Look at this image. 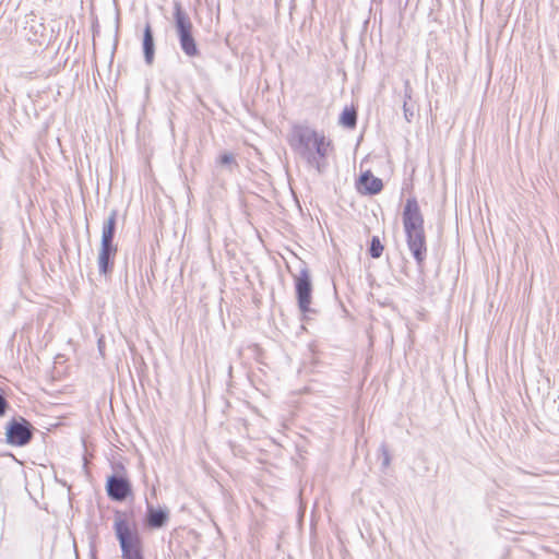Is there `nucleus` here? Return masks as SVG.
<instances>
[{"label": "nucleus", "instance_id": "f257e3e1", "mask_svg": "<svg viewBox=\"0 0 559 559\" xmlns=\"http://www.w3.org/2000/svg\"><path fill=\"white\" fill-rule=\"evenodd\" d=\"M402 218L408 248L416 262L421 265L426 259L427 245L424 229V217L415 198L406 200Z\"/></svg>", "mask_w": 559, "mask_h": 559}, {"label": "nucleus", "instance_id": "f03ea898", "mask_svg": "<svg viewBox=\"0 0 559 559\" xmlns=\"http://www.w3.org/2000/svg\"><path fill=\"white\" fill-rule=\"evenodd\" d=\"M114 527L121 548V559H140V533L133 514L117 511Z\"/></svg>", "mask_w": 559, "mask_h": 559}, {"label": "nucleus", "instance_id": "7ed1b4c3", "mask_svg": "<svg viewBox=\"0 0 559 559\" xmlns=\"http://www.w3.org/2000/svg\"><path fill=\"white\" fill-rule=\"evenodd\" d=\"M117 211H111L109 217L104 222L102 230L100 250L98 254V269L102 274L111 272L117 247L114 245L116 233Z\"/></svg>", "mask_w": 559, "mask_h": 559}, {"label": "nucleus", "instance_id": "20e7f679", "mask_svg": "<svg viewBox=\"0 0 559 559\" xmlns=\"http://www.w3.org/2000/svg\"><path fill=\"white\" fill-rule=\"evenodd\" d=\"M174 16L181 49L189 57L198 56L199 49L192 35L193 25L189 16L180 5H176Z\"/></svg>", "mask_w": 559, "mask_h": 559}, {"label": "nucleus", "instance_id": "39448f33", "mask_svg": "<svg viewBox=\"0 0 559 559\" xmlns=\"http://www.w3.org/2000/svg\"><path fill=\"white\" fill-rule=\"evenodd\" d=\"M34 426L24 417L16 416L5 426L7 443L13 447H25L34 437Z\"/></svg>", "mask_w": 559, "mask_h": 559}, {"label": "nucleus", "instance_id": "423d86ee", "mask_svg": "<svg viewBox=\"0 0 559 559\" xmlns=\"http://www.w3.org/2000/svg\"><path fill=\"white\" fill-rule=\"evenodd\" d=\"M52 31H49L35 14L26 16L23 36L33 44L45 45L50 41Z\"/></svg>", "mask_w": 559, "mask_h": 559}, {"label": "nucleus", "instance_id": "0eeeda50", "mask_svg": "<svg viewBox=\"0 0 559 559\" xmlns=\"http://www.w3.org/2000/svg\"><path fill=\"white\" fill-rule=\"evenodd\" d=\"M296 141L299 146L309 147L311 145L321 158L326 157L332 150V142L316 131L298 129Z\"/></svg>", "mask_w": 559, "mask_h": 559}, {"label": "nucleus", "instance_id": "6e6552de", "mask_svg": "<svg viewBox=\"0 0 559 559\" xmlns=\"http://www.w3.org/2000/svg\"><path fill=\"white\" fill-rule=\"evenodd\" d=\"M106 491L114 501H124L132 492L131 484L128 478L111 474L107 477Z\"/></svg>", "mask_w": 559, "mask_h": 559}, {"label": "nucleus", "instance_id": "1a4fd4ad", "mask_svg": "<svg viewBox=\"0 0 559 559\" xmlns=\"http://www.w3.org/2000/svg\"><path fill=\"white\" fill-rule=\"evenodd\" d=\"M295 288L300 311H310L312 285L308 272L304 271L295 277Z\"/></svg>", "mask_w": 559, "mask_h": 559}, {"label": "nucleus", "instance_id": "9d476101", "mask_svg": "<svg viewBox=\"0 0 559 559\" xmlns=\"http://www.w3.org/2000/svg\"><path fill=\"white\" fill-rule=\"evenodd\" d=\"M382 189V180L370 170L364 171L357 180V190L362 194H378Z\"/></svg>", "mask_w": 559, "mask_h": 559}, {"label": "nucleus", "instance_id": "9b49d317", "mask_svg": "<svg viewBox=\"0 0 559 559\" xmlns=\"http://www.w3.org/2000/svg\"><path fill=\"white\" fill-rule=\"evenodd\" d=\"M168 519V513L163 509L148 508L146 523L151 528L162 527Z\"/></svg>", "mask_w": 559, "mask_h": 559}, {"label": "nucleus", "instance_id": "f8f14e48", "mask_svg": "<svg viewBox=\"0 0 559 559\" xmlns=\"http://www.w3.org/2000/svg\"><path fill=\"white\" fill-rule=\"evenodd\" d=\"M356 120H357L356 109L353 106L344 108V110L340 117L341 124H343L346 128L352 129L356 126Z\"/></svg>", "mask_w": 559, "mask_h": 559}, {"label": "nucleus", "instance_id": "ddd939ff", "mask_svg": "<svg viewBox=\"0 0 559 559\" xmlns=\"http://www.w3.org/2000/svg\"><path fill=\"white\" fill-rule=\"evenodd\" d=\"M143 46H144L146 62L152 63L153 56H154V44H153L152 34H151V31L148 27H146L145 32H144Z\"/></svg>", "mask_w": 559, "mask_h": 559}, {"label": "nucleus", "instance_id": "4468645a", "mask_svg": "<svg viewBox=\"0 0 559 559\" xmlns=\"http://www.w3.org/2000/svg\"><path fill=\"white\" fill-rule=\"evenodd\" d=\"M384 246L381 243L378 237H372L370 243V255L374 259L380 258L383 253Z\"/></svg>", "mask_w": 559, "mask_h": 559}, {"label": "nucleus", "instance_id": "2eb2a0df", "mask_svg": "<svg viewBox=\"0 0 559 559\" xmlns=\"http://www.w3.org/2000/svg\"><path fill=\"white\" fill-rule=\"evenodd\" d=\"M9 408V402L7 399L0 393V417H3Z\"/></svg>", "mask_w": 559, "mask_h": 559}, {"label": "nucleus", "instance_id": "dca6fc26", "mask_svg": "<svg viewBox=\"0 0 559 559\" xmlns=\"http://www.w3.org/2000/svg\"><path fill=\"white\" fill-rule=\"evenodd\" d=\"M219 162L222 165H228L235 163V157L230 153H225L219 157Z\"/></svg>", "mask_w": 559, "mask_h": 559}, {"label": "nucleus", "instance_id": "f3484780", "mask_svg": "<svg viewBox=\"0 0 559 559\" xmlns=\"http://www.w3.org/2000/svg\"><path fill=\"white\" fill-rule=\"evenodd\" d=\"M134 369H135V372L140 376V368L136 366V364H134Z\"/></svg>", "mask_w": 559, "mask_h": 559}, {"label": "nucleus", "instance_id": "a211bd4d", "mask_svg": "<svg viewBox=\"0 0 559 559\" xmlns=\"http://www.w3.org/2000/svg\"><path fill=\"white\" fill-rule=\"evenodd\" d=\"M322 168H323V166H322L320 163H318V164H317V169H318L319 171H321V170H322Z\"/></svg>", "mask_w": 559, "mask_h": 559}, {"label": "nucleus", "instance_id": "6ab92c4d", "mask_svg": "<svg viewBox=\"0 0 559 559\" xmlns=\"http://www.w3.org/2000/svg\"><path fill=\"white\" fill-rule=\"evenodd\" d=\"M139 128H140V119L136 122V129H139Z\"/></svg>", "mask_w": 559, "mask_h": 559}]
</instances>
